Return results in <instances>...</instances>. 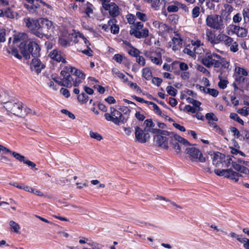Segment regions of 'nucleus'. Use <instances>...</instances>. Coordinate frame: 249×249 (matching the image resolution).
Instances as JSON below:
<instances>
[{"mask_svg": "<svg viewBox=\"0 0 249 249\" xmlns=\"http://www.w3.org/2000/svg\"><path fill=\"white\" fill-rule=\"evenodd\" d=\"M3 107L9 113L21 118L25 117L31 111V109L24 107L19 101H10L5 102Z\"/></svg>", "mask_w": 249, "mask_h": 249, "instance_id": "f257e3e1", "label": "nucleus"}, {"mask_svg": "<svg viewBox=\"0 0 249 249\" xmlns=\"http://www.w3.org/2000/svg\"><path fill=\"white\" fill-rule=\"evenodd\" d=\"M19 47L21 53L26 59L30 58V54L34 57H37L39 55L40 49L35 42H30L28 45V49H26L24 41H22L19 44Z\"/></svg>", "mask_w": 249, "mask_h": 249, "instance_id": "f03ea898", "label": "nucleus"}, {"mask_svg": "<svg viewBox=\"0 0 249 249\" xmlns=\"http://www.w3.org/2000/svg\"><path fill=\"white\" fill-rule=\"evenodd\" d=\"M27 38V36L25 33H19L17 35L14 36L13 39L12 37L9 39V44L10 45V49H7L6 52L9 54H12L18 59H21L22 56L18 53V50L15 48V45L17 44L22 41H25Z\"/></svg>", "mask_w": 249, "mask_h": 249, "instance_id": "7ed1b4c3", "label": "nucleus"}, {"mask_svg": "<svg viewBox=\"0 0 249 249\" xmlns=\"http://www.w3.org/2000/svg\"><path fill=\"white\" fill-rule=\"evenodd\" d=\"M225 58L215 53H207L201 60L202 63L208 68H219L224 64Z\"/></svg>", "mask_w": 249, "mask_h": 249, "instance_id": "20e7f679", "label": "nucleus"}, {"mask_svg": "<svg viewBox=\"0 0 249 249\" xmlns=\"http://www.w3.org/2000/svg\"><path fill=\"white\" fill-rule=\"evenodd\" d=\"M53 25L52 21L45 19H41L39 21L36 36L42 38L43 36L48 37L53 32Z\"/></svg>", "mask_w": 249, "mask_h": 249, "instance_id": "39448f33", "label": "nucleus"}, {"mask_svg": "<svg viewBox=\"0 0 249 249\" xmlns=\"http://www.w3.org/2000/svg\"><path fill=\"white\" fill-rule=\"evenodd\" d=\"M206 24L209 27L216 30H222L225 28V24L222 17L217 14L207 15Z\"/></svg>", "mask_w": 249, "mask_h": 249, "instance_id": "423d86ee", "label": "nucleus"}, {"mask_svg": "<svg viewBox=\"0 0 249 249\" xmlns=\"http://www.w3.org/2000/svg\"><path fill=\"white\" fill-rule=\"evenodd\" d=\"M104 116L107 121H110L117 125L124 124L126 121L121 112L114 108H110V113H106Z\"/></svg>", "mask_w": 249, "mask_h": 249, "instance_id": "0eeeda50", "label": "nucleus"}, {"mask_svg": "<svg viewBox=\"0 0 249 249\" xmlns=\"http://www.w3.org/2000/svg\"><path fill=\"white\" fill-rule=\"evenodd\" d=\"M143 24L141 22H136L133 26H131L129 31L130 35L137 38H146L149 36V30L147 28L142 29Z\"/></svg>", "mask_w": 249, "mask_h": 249, "instance_id": "6e6552de", "label": "nucleus"}, {"mask_svg": "<svg viewBox=\"0 0 249 249\" xmlns=\"http://www.w3.org/2000/svg\"><path fill=\"white\" fill-rule=\"evenodd\" d=\"M169 141L173 147L176 150L177 153H179L181 151L179 143L185 146L191 145L190 143L187 140L176 134H170Z\"/></svg>", "mask_w": 249, "mask_h": 249, "instance_id": "1a4fd4ad", "label": "nucleus"}, {"mask_svg": "<svg viewBox=\"0 0 249 249\" xmlns=\"http://www.w3.org/2000/svg\"><path fill=\"white\" fill-rule=\"evenodd\" d=\"M186 151L192 161H200L201 162H205V158L203 157L201 152L198 149L195 147H190L187 148Z\"/></svg>", "mask_w": 249, "mask_h": 249, "instance_id": "9d476101", "label": "nucleus"}, {"mask_svg": "<svg viewBox=\"0 0 249 249\" xmlns=\"http://www.w3.org/2000/svg\"><path fill=\"white\" fill-rule=\"evenodd\" d=\"M24 22L32 33L36 36L39 21L27 18L24 19Z\"/></svg>", "mask_w": 249, "mask_h": 249, "instance_id": "9b49d317", "label": "nucleus"}, {"mask_svg": "<svg viewBox=\"0 0 249 249\" xmlns=\"http://www.w3.org/2000/svg\"><path fill=\"white\" fill-rule=\"evenodd\" d=\"M63 84L62 86L66 87L67 88H71L72 85L74 87L78 86L81 83V81L80 79L74 80L71 75H68L67 77H63Z\"/></svg>", "mask_w": 249, "mask_h": 249, "instance_id": "f8f14e48", "label": "nucleus"}, {"mask_svg": "<svg viewBox=\"0 0 249 249\" xmlns=\"http://www.w3.org/2000/svg\"><path fill=\"white\" fill-rule=\"evenodd\" d=\"M135 129V138L137 141L141 143H145L147 141V138L149 136L148 134H144L143 130L139 126H136Z\"/></svg>", "mask_w": 249, "mask_h": 249, "instance_id": "ddd939ff", "label": "nucleus"}, {"mask_svg": "<svg viewBox=\"0 0 249 249\" xmlns=\"http://www.w3.org/2000/svg\"><path fill=\"white\" fill-rule=\"evenodd\" d=\"M147 56L153 63L156 65H160L162 63L161 54L160 52H150Z\"/></svg>", "mask_w": 249, "mask_h": 249, "instance_id": "4468645a", "label": "nucleus"}, {"mask_svg": "<svg viewBox=\"0 0 249 249\" xmlns=\"http://www.w3.org/2000/svg\"><path fill=\"white\" fill-rule=\"evenodd\" d=\"M49 56L52 59L54 60L57 62H62L64 63H66V60L64 57L63 54L57 50L54 49L52 51L49 53Z\"/></svg>", "mask_w": 249, "mask_h": 249, "instance_id": "2eb2a0df", "label": "nucleus"}, {"mask_svg": "<svg viewBox=\"0 0 249 249\" xmlns=\"http://www.w3.org/2000/svg\"><path fill=\"white\" fill-rule=\"evenodd\" d=\"M44 67V65L41 62L38 58L35 57L33 59L31 64V69L32 71H34L37 73H38L40 72L41 70Z\"/></svg>", "mask_w": 249, "mask_h": 249, "instance_id": "dca6fc26", "label": "nucleus"}, {"mask_svg": "<svg viewBox=\"0 0 249 249\" xmlns=\"http://www.w3.org/2000/svg\"><path fill=\"white\" fill-rule=\"evenodd\" d=\"M213 160V164L215 167H219L220 164H221L225 159V155L219 152L213 153V154H211Z\"/></svg>", "mask_w": 249, "mask_h": 249, "instance_id": "f3484780", "label": "nucleus"}, {"mask_svg": "<svg viewBox=\"0 0 249 249\" xmlns=\"http://www.w3.org/2000/svg\"><path fill=\"white\" fill-rule=\"evenodd\" d=\"M154 139L156 140V143L159 146L164 149H167L168 148V141L169 139L167 138V137L158 135H156Z\"/></svg>", "mask_w": 249, "mask_h": 249, "instance_id": "a211bd4d", "label": "nucleus"}, {"mask_svg": "<svg viewBox=\"0 0 249 249\" xmlns=\"http://www.w3.org/2000/svg\"><path fill=\"white\" fill-rule=\"evenodd\" d=\"M231 29L233 33L235 34L239 37H245L248 34V31L246 29L237 25H231Z\"/></svg>", "mask_w": 249, "mask_h": 249, "instance_id": "6ab92c4d", "label": "nucleus"}, {"mask_svg": "<svg viewBox=\"0 0 249 249\" xmlns=\"http://www.w3.org/2000/svg\"><path fill=\"white\" fill-rule=\"evenodd\" d=\"M235 81L241 85L242 88L247 89L249 88V78L240 75H235Z\"/></svg>", "mask_w": 249, "mask_h": 249, "instance_id": "aec40b11", "label": "nucleus"}, {"mask_svg": "<svg viewBox=\"0 0 249 249\" xmlns=\"http://www.w3.org/2000/svg\"><path fill=\"white\" fill-rule=\"evenodd\" d=\"M206 39L211 44H218V36H215L214 32L211 29L206 30Z\"/></svg>", "mask_w": 249, "mask_h": 249, "instance_id": "412c9836", "label": "nucleus"}, {"mask_svg": "<svg viewBox=\"0 0 249 249\" xmlns=\"http://www.w3.org/2000/svg\"><path fill=\"white\" fill-rule=\"evenodd\" d=\"M31 5H26V8L31 13H34L35 10L38 8L40 6L39 2H42V0H26Z\"/></svg>", "mask_w": 249, "mask_h": 249, "instance_id": "4be33fe9", "label": "nucleus"}, {"mask_svg": "<svg viewBox=\"0 0 249 249\" xmlns=\"http://www.w3.org/2000/svg\"><path fill=\"white\" fill-rule=\"evenodd\" d=\"M218 43L220 42H224L226 45L230 46L233 42V39L225 35V34H219L218 35Z\"/></svg>", "mask_w": 249, "mask_h": 249, "instance_id": "5701e85b", "label": "nucleus"}, {"mask_svg": "<svg viewBox=\"0 0 249 249\" xmlns=\"http://www.w3.org/2000/svg\"><path fill=\"white\" fill-rule=\"evenodd\" d=\"M155 10H159L164 0H144Z\"/></svg>", "mask_w": 249, "mask_h": 249, "instance_id": "b1692460", "label": "nucleus"}, {"mask_svg": "<svg viewBox=\"0 0 249 249\" xmlns=\"http://www.w3.org/2000/svg\"><path fill=\"white\" fill-rule=\"evenodd\" d=\"M120 13L119 7L114 2H111V7L109 10V15L112 17H116Z\"/></svg>", "mask_w": 249, "mask_h": 249, "instance_id": "393cba45", "label": "nucleus"}, {"mask_svg": "<svg viewBox=\"0 0 249 249\" xmlns=\"http://www.w3.org/2000/svg\"><path fill=\"white\" fill-rule=\"evenodd\" d=\"M194 47L195 54H201L204 52V49L200 40L194 41Z\"/></svg>", "mask_w": 249, "mask_h": 249, "instance_id": "a878e982", "label": "nucleus"}, {"mask_svg": "<svg viewBox=\"0 0 249 249\" xmlns=\"http://www.w3.org/2000/svg\"><path fill=\"white\" fill-rule=\"evenodd\" d=\"M238 172L234 171L232 169H228V173L225 175V177L229 178L237 182L239 180L237 176H238Z\"/></svg>", "mask_w": 249, "mask_h": 249, "instance_id": "bb28decb", "label": "nucleus"}, {"mask_svg": "<svg viewBox=\"0 0 249 249\" xmlns=\"http://www.w3.org/2000/svg\"><path fill=\"white\" fill-rule=\"evenodd\" d=\"M183 52L192 57H196L194 53V42L192 41L191 44L188 45L183 50Z\"/></svg>", "mask_w": 249, "mask_h": 249, "instance_id": "cd10ccee", "label": "nucleus"}, {"mask_svg": "<svg viewBox=\"0 0 249 249\" xmlns=\"http://www.w3.org/2000/svg\"><path fill=\"white\" fill-rule=\"evenodd\" d=\"M218 78L219 79L218 83L219 87L222 89H225L228 84V80L222 76V73L219 75Z\"/></svg>", "mask_w": 249, "mask_h": 249, "instance_id": "c85d7f7f", "label": "nucleus"}, {"mask_svg": "<svg viewBox=\"0 0 249 249\" xmlns=\"http://www.w3.org/2000/svg\"><path fill=\"white\" fill-rule=\"evenodd\" d=\"M74 37L75 38V39L73 40V42H74V43H76L79 41V40L76 39V38L78 37L82 39V40L85 44V45L87 46V47H89V46L90 45V43H89V41L87 39V38L84 36L83 34H82L81 33H79V32L77 33V34H76L75 35Z\"/></svg>", "mask_w": 249, "mask_h": 249, "instance_id": "c756f323", "label": "nucleus"}, {"mask_svg": "<svg viewBox=\"0 0 249 249\" xmlns=\"http://www.w3.org/2000/svg\"><path fill=\"white\" fill-rule=\"evenodd\" d=\"M231 3H226L224 4V9L222 10V13L224 14V15H227L228 16L233 10V7Z\"/></svg>", "mask_w": 249, "mask_h": 249, "instance_id": "7c9ffc66", "label": "nucleus"}, {"mask_svg": "<svg viewBox=\"0 0 249 249\" xmlns=\"http://www.w3.org/2000/svg\"><path fill=\"white\" fill-rule=\"evenodd\" d=\"M9 225L11 231L16 233L19 232L20 227L18 223L13 220H11L9 222Z\"/></svg>", "mask_w": 249, "mask_h": 249, "instance_id": "2f4dec72", "label": "nucleus"}, {"mask_svg": "<svg viewBox=\"0 0 249 249\" xmlns=\"http://www.w3.org/2000/svg\"><path fill=\"white\" fill-rule=\"evenodd\" d=\"M182 5L178 1L174 2L173 4L169 5L167 8L169 12H177L178 10V7Z\"/></svg>", "mask_w": 249, "mask_h": 249, "instance_id": "473e14b6", "label": "nucleus"}, {"mask_svg": "<svg viewBox=\"0 0 249 249\" xmlns=\"http://www.w3.org/2000/svg\"><path fill=\"white\" fill-rule=\"evenodd\" d=\"M142 76L146 80H150L152 77V72L151 70L147 68H144L142 70Z\"/></svg>", "mask_w": 249, "mask_h": 249, "instance_id": "72a5a7b5", "label": "nucleus"}, {"mask_svg": "<svg viewBox=\"0 0 249 249\" xmlns=\"http://www.w3.org/2000/svg\"><path fill=\"white\" fill-rule=\"evenodd\" d=\"M172 43L173 44V49L176 50L178 49V47L182 44V40L179 37H173Z\"/></svg>", "mask_w": 249, "mask_h": 249, "instance_id": "f704fd0d", "label": "nucleus"}, {"mask_svg": "<svg viewBox=\"0 0 249 249\" xmlns=\"http://www.w3.org/2000/svg\"><path fill=\"white\" fill-rule=\"evenodd\" d=\"M112 74L117 77H118L120 79H122L125 80V76L122 72H120L118 69L117 68H113L112 70Z\"/></svg>", "mask_w": 249, "mask_h": 249, "instance_id": "c9c22d12", "label": "nucleus"}, {"mask_svg": "<svg viewBox=\"0 0 249 249\" xmlns=\"http://www.w3.org/2000/svg\"><path fill=\"white\" fill-rule=\"evenodd\" d=\"M144 124H145L144 130L146 131H151L152 127L155 126V124L151 119L146 120L144 121Z\"/></svg>", "mask_w": 249, "mask_h": 249, "instance_id": "e433bc0d", "label": "nucleus"}, {"mask_svg": "<svg viewBox=\"0 0 249 249\" xmlns=\"http://www.w3.org/2000/svg\"><path fill=\"white\" fill-rule=\"evenodd\" d=\"M77 99L82 104L86 103L88 101V96L84 92H82L78 96Z\"/></svg>", "mask_w": 249, "mask_h": 249, "instance_id": "4c0bfd02", "label": "nucleus"}, {"mask_svg": "<svg viewBox=\"0 0 249 249\" xmlns=\"http://www.w3.org/2000/svg\"><path fill=\"white\" fill-rule=\"evenodd\" d=\"M236 74L235 75H240L244 76H247L248 72L247 70L243 68L238 67L236 68Z\"/></svg>", "mask_w": 249, "mask_h": 249, "instance_id": "58836bf2", "label": "nucleus"}, {"mask_svg": "<svg viewBox=\"0 0 249 249\" xmlns=\"http://www.w3.org/2000/svg\"><path fill=\"white\" fill-rule=\"evenodd\" d=\"M230 117L231 119L234 120L240 124L243 125L244 124V121L239 118L238 115L235 113H231L230 115Z\"/></svg>", "mask_w": 249, "mask_h": 249, "instance_id": "ea45409f", "label": "nucleus"}, {"mask_svg": "<svg viewBox=\"0 0 249 249\" xmlns=\"http://www.w3.org/2000/svg\"><path fill=\"white\" fill-rule=\"evenodd\" d=\"M167 92L172 96H175L177 93V90L172 86H167L166 89Z\"/></svg>", "mask_w": 249, "mask_h": 249, "instance_id": "a19ab883", "label": "nucleus"}, {"mask_svg": "<svg viewBox=\"0 0 249 249\" xmlns=\"http://www.w3.org/2000/svg\"><path fill=\"white\" fill-rule=\"evenodd\" d=\"M196 69H197V70L200 72H202L207 76H209L210 75V72L202 65H197L196 66Z\"/></svg>", "mask_w": 249, "mask_h": 249, "instance_id": "79ce46f5", "label": "nucleus"}, {"mask_svg": "<svg viewBox=\"0 0 249 249\" xmlns=\"http://www.w3.org/2000/svg\"><path fill=\"white\" fill-rule=\"evenodd\" d=\"M172 29L166 24L161 23L159 28V31L161 33L169 32Z\"/></svg>", "mask_w": 249, "mask_h": 249, "instance_id": "37998d69", "label": "nucleus"}, {"mask_svg": "<svg viewBox=\"0 0 249 249\" xmlns=\"http://www.w3.org/2000/svg\"><path fill=\"white\" fill-rule=\"evenodd\" d=\"M242 15L243 16L245 22H249V9L248 8H244L242 11Z\"/></svg>", "mask_w": 249, "mask_h": 249, "instance_id": "c03bdc74", "label": "nucleus"}, {"mask_svg": "<svg viewBox=\"0 0 249 249\" xmlns=\"http://www.w3.org/2000/svg\"><path fill=\"white\" fill-rule=\"evenodd\" d=\"M89 135L91 138L96 139L97 141H101L103 139L102 136L97 132L91 131L89 132Z\"/></svg>", "mask_w": 249, "mask_h": 249, "instance_id": "a18cd8bd", "label": "nucleus"}, {"mask_svg": "<svg viewBox=\"0 0 249 249\" xmlns=\"http://www.w3.org/2000/svg\"><path fill=\"white\" fill-rule=\"evenodd\" d=\"M74 75L76 77L75 79H80L81 81V79H85V75L84 74L79 70H75Z\"/></svg>", "mask_w": 249, "mask_h": 249, "instance_id": "49530a36", "label": "nucleus"}, {"mask_svg": "<svg viewBox=\"0 0 249 249\" xmlns=\"http://www.w3.org/2000/svg\"><path fill=\"white\" fill-rule=\"evenodd\" d=\"M205 117L207 120L213 121H217L218 120L216 116L213 113H208L206 114Z\"/></svg>", "mask_w": 249, "mask_h": 249, "instance_id": "de8ad7c7", "label": "nucleus"}, {"mask_svg": "<svg viewBox=\"0 0 249 249\" xmlns=\"http://www.w3.org/2000/svg\"><path fill=\"white\" fill-rule=\"evenodd\" d=\"M249 108L244 107L241 109H239L237 110V112L240 114L247 116L249 114Z\"/></svg>", "mask_w": 249, "mask_h": 249, "instance_id": "09e8293b", "label": "nucleus"}, {"mask_svg": "<svg viewBox=\"0 0 249 249\" xmlns=\"http://www.w3.org/2000/svg\"><path fill=\"white\" fill-rule=\"evenodd\" d=\"M200 14V8L198 6L195 7L193 10L192 12V17L193 18H197Z\"/></svg>", "mask_w": 249, "mask_h": 249, "instance_id": "8fccbe9b", "label": "nucleus"}, {"mask_svg": "<svg viewBox=\"0 0 249 249\" xmlns=\"http://www.w3.org/2000/svg\"><path fill=\"white\" fill-rule=\"evenodd\" d=\"M136 16L138 18L141 20L142 21H145L147 20V16L146 14L140 12H137L136 14Z\"/></svg>", "mask_w": 249, "mask_h": 249, "instance_id": "3c124183", "label": "nucleus"}, {"mask_svg": "<svg viewBox=\"0 0 249 249\" xmlns=\"http://www.w3.org/2000/svg\"><path fill=\"white\" fill-rule=\"evenodd\" d=\"M13 156L18 160L20 161H24L25 160V157L24 156L20 155L19 153H16L15 152H12L11 153Z\"/></svg>", "mask_w": 249, "mask_h": 249, "instance_id": "603ef678", "label": "nucleus"}, {"mask_svg": "<svg viewBox=\"0 0 249 249\" xmlns=\"http://www.w3.org/2000/svg\"><path fill=\"white\" fill-rule=\"evenodd\" d=\"M228 169H223L222 170H220L219 169H215L214 170V173L218 176H223L225 177V175L228 173Z\"/></svg>", "mask_w": 249, "mask_h": 249, "instance_id": "864d4df0", "label": "nucleus"}, {"mask_svg": "<svg viewBox=\"0 0 249 249\" xmlns=\"http://www.w3.org/2000/svg\"><path fill=\"white\" fill-rule=\"evenodd\" d=\"M58 43L61 46L64 47L70 46L69 42L66 39L63 38H60L58 39Z\"/></svg>", "mask_w": 249, "mask_h": 249, "instance_id": "5fc2aeb1", "label": "nucleus"}, {"mask_svg": "<svg viewBox=\"0 0 249 249\" xmlns=\"http://www.w3.org/2000/svg\"><path fill=\"white\" fill-rule=\"evenodd\" d=\"M239 242L243 244L244 248L245 249H249V239L246 238H243Z\"/></svg>", "mask_w": 249, "mask_h": 249, "instance_id": "6e6d98bb", "label": "nucleus"}, {"mask_svg": "<svg viewBox=\"0 0 249 249\" xmlns=\"http://www.w3.org/2000/svg\"><path fill=\"white\" fill-rule=\"evenodd\" d=\"M207 93H208L213 97H216L218 94V91L213 89L208 88L207 89Z\"/></svg>", "mask_w": 249, "mask_h": 249, "instance_id": "4d7b16f0", "label": "nucleus"}, {"mask_svg": "<svg viewBox=\"0 0 249 249\" xmlns=\"http://www.w3.org/2000/svg\"><path fill=\"white\" fill-rule=\"evenodd\" d=\"M4 16L8 18H15V13L10 9H8L5 11Z\"/></svg>", "mask_w": 249, "mask_h": 249, "instance_id": "13d9d810", "label": "nucleus"}, {"mask_svg": "<svg viewBox=\"0 0 249 249\" xmlns=\"http://www.w3.org/2000/svg\"><path fill=\"white\" fill-rule=\"evenodd\" d=\"M230 46L231 51L233 53H235L238 51V44L236 42H232V43Z\"/></svg>", "mask_w": 249, "mask_h": 249, "instance_id": "bf43d9fd", "label": "nucleus"}, {"mask_svg": "<svg viewBox=\"0 0 249 249\" xmlns=\"http://www.w3.org/2000/svg\"><path fill=\"white\" fill-rule=\"evenodd\" d=\"M230 130L233 134V135L235 138H238L240 136V133L236 127H231L230 128Z\"/></svg>", "mask_w": 249, "mask_h": 249, "instance_id": "052dcab7", "label": "nucleus"}, {"mask_svg": "<svg viewBox=\"0 0 249 249\" xmlns=\"http://www.w3.org/2000/svg\"><path fill=\"white\" fill-rule=\"evenodd\" d=\"M184 109L187 112H192L193 113H195L196 111H198L196 108H195L190 105H186Z\"/></svg>", "mask_w": 249, "mask_h": 249, "instance_id": "680f3d73", "label": "nucleus"}, {"mask_svg": "<svg viewBox=\"0 0 249 249\" xmlns=\"http://www.w3.org/2000/svg\"><path fill=\"white\" fill-rule=\"evenodd\" d=\"M136 59V61L138 63L142 66H143L145 64V60L142 56L138 55Z\"/></svg>", "mask_w": 249, "mask_h": 249, "instance_id": "e2e57ef3", "label": "nucleus"}, {"mask_svg": "<svg viewBox=\"0 0 249 249\" xmlns=\"http://www.w3.org/2000/svg\"><path fill=\"white\" fill-rule=\"evenodd\" d=\"M127 20L130 24H132V26H133V25L136 23V22H135V17L132 14L128 15Z\"/></svg>", "mask_w": 249, "mask_h": 249, "instance_id": "0e129e2a", "label": "nucleus"}, {"mask_svg": "<svg viewBox=\"0 0 249 249\" xmlns=\"http://www.w3.org/2000/svg\"><path fill=\"white\" fill-rule=\"evenodd\" d=\"M242 16L240 13H237L233 17V21L234 23H238L242 20Z\"/></svg>", "mask_w": 249, "mask_h": 249, "instance_id": "69168bd1", "label": "nucleus"}, {"mask_svg": "<svg viewBox=\"0 0 249 249\" xmlns=\"http://www.w3.org/2000/svg\"><path fill=\"white\" fill-rule=\"evenodd\" d=\"M232 167L236 171L240 172L242 165H241L238 162L232 161L231 162Z\"/></svg>", "mask_w": 249, "mask_h": 249, "instance_id": "338daca9", "label": "nucleus"}, {"mask_svg": "<svg viewBox=\"0 0 249 249\" xmlns=\"http://www.w3.org/2000/svg\"><path fill=\"white\" fill-rule=\"evenodd\" d=\"M128 53L131 55L137 57V56L139 55V51L137 49L133 48L129 51Z\"/></svg>", "mask_w": 249, "mask_h": 249, "instance_id": "774afa93", "label": "nucleus"}]
</instances>
